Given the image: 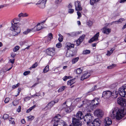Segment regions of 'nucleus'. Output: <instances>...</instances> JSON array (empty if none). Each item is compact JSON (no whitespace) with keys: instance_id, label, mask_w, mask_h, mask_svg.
<instances>
[{"instance_id":"1","label":"nucleus","mask_w":126,"mask_h":126,"mask_svg":"<svg viewBox=\"0 0 126 126\" xmlns=\"http://www.w3.org/2000/svg\"><path fill=\"white\" fill-rule=\"evenodd\" d=\"M110 114V115L112 118H116L117 120H119L126 114V109H121L116 107L112 110Z\"/></svg>"},{"instance_id":"2","label":"nucleus","mask_w":126,"mask_h":126,"mask_svg":"<svg viewBox=\"0 0 126 126\" xmlns=\"http://www.w3.org/2000/svg\"><path fill=\"white\" fill-rule=\"evenodd\" d=\"M14 23V24L12 23V26L10 28L11 30L14 31L13 34L14 36L17 35L18 33L20 32V28L17 25V23Z\"/></svg>"},{"instance_id":"3","label":"nucleus","mask_w":126,"mask_h":126,"mask_svg":"<svg viewBox=\"0 0 126 126\" xmlns=\"http://www.w3.org/2000/svg\"><path fill=\"white\" fill-rule=\"evenodd\" d=\"M83 119L84 121L86 122L87 125H88L89 124L92 122V121L93 119V117L92 114L90 113H88L84 116Z\"/></svg>"},{"instance_id":"4","label":"nucleus","mask_w":126,"mask_h":126,"mask_svg":"<svg viewBox=\"0 0 126 126\" xmlns=\"http://www.w3.org/2000/svg\"><path fill=\"white\" fill-rule=\"evenodd\" d=\"M118 93L121 96L126 97V84L124 85L119 89Z\"/></svg>"},{"instance_id":"5","label":"nucleus","mask_w":126,"mask_h":126,"mask_svg":"<svg viewBox=\"0 0 126 126\" xmlns=\"http://www.w3.org/2000/svg\"><path fill=\"white\" fill-rule=\"evenodd\" d=\"M97 100L98 99L97 98L94 99L91 101V104H92V105L90 104L87 107V108L89 109V110L90 111H91L93 110L94 106L97 105L99 104L98 103H96Z\"/></svg>"},{"instance_id":"6","label":"nucleus","mask_w":126,"mask_h":126,"mask_svg":"<svg viewBox=\"0 0 126 126\" xmlns=\"http://www.w3.org/2000/svg\"><path fill=\"white\" fill-rule=\"evenodd\" d=\"M117 102L118 104L122 106H126V100L125 98L120 97L117 98Z\"/></svg>"},{"instance_id":"7","label":"nucleus","mask_w":126,"mask_h":126,"mask_svg":"<svg viewBox=\"0 0 126 126\" xmlns=\"http://www.w3.org/2000/svg\"><path fill=\"white\" fill-rule=\"evenodd\" d=\"M94 114L98 117L100 118L102 117L104 113L103 110L100 109H96L94 111Z\"/></svg>"},{"instance_id":"8","label":"nucleus","mask_w":126,"mask_h":126,"mask_svg":"<svg viewBox=\"0 0 126 126\" xmlns=\"http://www.w3.org/2000/svg\"><path fill=\"white\" fill-rule=\"evenodd\" d=\"M114 93H112L111 91L109 90L104 91L103 92L102 97L105 98H108L111 95L113 96Z\"/></svg>"},{"instance_id":"9","label":"nucleus","mask_w":126,"mask_h":126,"mask_svg":"<svg viewBox=\"0 0 126 126\" xmlns=\"http://www.w3.org/2000/svg\"><path fill=\"white\" fill-rule=\"evenodd\" d=\"M80 120L77 119L76 118H73L72 122L73 125L75 126H81L82 122L79 121Z\"/></svg>"},{"instance_id":"10","label":"nucleus","mask_w":126,"mask_h":126,"mask_svg":"<svg viewBox=\"0 0 126 126\" xmlns=\"http://www.w3.org/2000/svg\"><path fill=\"white\" fill-rule=\"evenodd\" d=\"M55 49L54 48H49L46 50V53L48 55L53 56L55 54Z\"/></svg>"},{"instance_id":"11","label":"nucleus","mask_w":126,"mask_h":126,"mask_svg":"<svg viewBox=\"0 0 126 126\" xmlns=\"http://www.w3.org/2000/svg\"><path fill=\"white\" fill-rule=\"evenodd\" d=\"M47 1V0H40L36 4H39V6L40 8H44L45 7V4Z\"/></svg>"},{"instance_id":"12","label":"nucleus","mask_w":126,"mask_h":126,"mask_svg":"<svg viewBox=\"0 0 126 126\" xmlns=\"http://www.w3.org/2000/svg\"><path fill=\"white\" fill-rule=\"evenodd\" d=\"M75 10L76 11H80L82 10V8L81 6V3L80 1H77L75 2Z\"/></svg>"},{"instance_id":"13","label":"nucleus","mask_w":126,"mask_h":126,"mask_svg":"<svg viewBox=\"0 0 126 126\" xmlns=\"http://www.w3.org/2000/svg\"><path fill=\"white\" fill-rule=\"evenodd\" d=\"M112 121L110 119L109 117L106 118L104 121L105 126H109L112 124Z\"/></svg>"},{"instance_id":"14","label":"nucleus","mask_w":126,"mask_h":126,"mask_svg":"<svg viewBox=\"0 0 126 126\" xmlns=\"http://www.w3.org/2000/svg\"><path fill=\"white\" fill-rule=\"evenodd\" d=\"M101 121L99 118L95 119L93 122L91 123L94 126H99L101 123Z\"/></svg>"},{"instance_id":"15","label":"nucleus","mask_w":126,"mask_h":126,"mask_svg":"<svg viewBox=\"0 0 126 126\" xmlns=\"http://www.w3.org/2000/svg\"><path fill=\"white\" fill-rule=\"evenodd\" d=\"M84 115L82 112L81 111H79L77 113L76 117L77 119L81 120L83 118Z\"/></svg>"},{"instance_id":"16","label":"nucleus","mask_w":126,"mask_h":126,"mask_svg":"<svg viewBox=\"0 0 126 126\" xmlns=\"http://www.w3.org/2000/svg\"><path fill=\"white\" fill-rule=\"evenodd\" d=\"M99 32H98L94 36L89 40L88 41L89 43H91L94 41L97 40L98 39V37L99 36Z\"/></svg>"},{"instance_id":"17","label":"nucleus","mask_w":126,"mask_h":126,"mask_svg":"<svg viewBox=\"0 0 126 126\" xmlns=\"http://www.w3.org/2000/svg\"><path fill=\"white\" fill-rule=\"evenodd\" d=\"M102 32L107 34H109L110 32L111 29L109 28L107 29L106 27H105L102 28Z\"/></svg>"},{"instance_id":"18","label":"nucleus","mask_w":126,"mask_h":126,"mask_svg":"<svg viewBox=\"0 0 126 126\" xmlns=\"http://www.w3.org/2000/svg\"><path fill=\"white\" fill-rule=\"evenodd\" d=\"M61 116L60 114H57L53 119L52 120V122H57L58 120L61 119Z\"/></svg>"},{"instance_id":"19","label":"nucleus","mask_w":126,"mask_h":126,"mask_svg":"<svg viewBox=\"0 0 126 126\" xmlns=\"http://www.w3.org/2000/svg\"><path fill=\"white\" fill-rule=\"evenodd\" d=\"M90 76V74L87 72H86L81 77V80H83L84 79H87Z\"/></svg>"},{"instance_id":"20","label":"nucleus","mask_w":126,"mask_h":126,"mask_svg":"<svg viewBox=\"0 0 126 126\" xmlns=\"http://www.w3.org/2000/svg\"><path fill=\"white\" fill-rule=\"evenodd\" d=\"M66 46L67 48V49L69 50L71 48H74V45L73 44H71L70 43H66Z\"/></svg>"},{"instance_id":"21","label":"nucleus","mask_w":126,"mask_h":126,"mask_svg":"<svg viewBox=\"0 0 126 126\" xmlns=\"http://www.w3.org/2000/svg\"><path fill=\"white\" fill-rule=\"evenodd\" d=\"M125 19L123 18H121L119 19L118 21L112 22H111V24H112L113 23L115 22H117V24L121 23L123 21H124Z\"/></svg>"},{"instance_id":"22","label":"nucleus","mask_w":126,"mask_h":126,"mask_svg":"<svg viewBox=\"0 0 126 126\" xmlns=\"http://www.w3.org/2000/svg\"><path fill=\"white\" fill-rule=\"evenodd\" d=\"M75 79H73L69 80L67 82V84L71 86L75 82Z\"/></svg>"},{"instance_id":"23","label":"nucleus","mask_w":126,"mask_h":126,"mask_svg":"<svg viewBox=\"0 0 126 126\" xmlns=\"http://www.w3.org/2000/svg\"><path fill=\"white\" fill-rule=\"evenodd\" d=\"M64 108L65 111L66 112H71L72 110L70 108L66 105V107H65Z\"/></svg>"},{"instance_id":"24","label":"nucleus","mask_w":126,"mask_h":126,"mask_svg":"<svg viewBox=\"0 0 126 126\" xmlns=\"http://www.w3.org/2000/svg\"><path fill=\"white\" fill-rule=\"evenodd\" d=\"M57 122L58 123V125H59V126L60 125H62V126L65 123L64 121L60 119L58 120Z\"/></svg>"},{"instance_id":"25","label":"nucleus","mask_w":126,"mask_h":126,"mask_svg":"<svg viewBox=\"0 0 126 126\" xmlns=\"http://www.w3.org/2000/svg\"><path fill=\"white\" fill-rule=\"evenodd\" d=\"M66 88V86H63L60 88L58 90V91L59 92H62Z\"/></svg>"},{"instance_id":"26","label":"nucleus","mask_w":126,"mask_h":126,"mask_svg":"<svg viewBox=\"0 0 126 126\" xmlns=\"http://www.w3.org/2000/svg\"><path fill=\"white\" fill-rule=\"evenodd\" d=\"M49 70V66L47 65L43 70V72L44 73L47 72Z\"/></svg>"},{"instance_id":"27","label":"nucleus","mask_w":126,"mask_h":126,"mask_svg":"<svg viewBox=\"0 0 126 126\" xmlns=\"http://www.w3.org/2000/svg\"><path fill=\"white\" fill-rule=\"evenodd\" d=\"M82 70L80 68H78L75 70V72H76V73L78 74H80L82 71Z\"/></svg>"},{"instance_id":"28","label":"nucleus","mask_w":126,"mask_h":126,"mask_svg":"<svg viewBox=\"0 0 126 126\" xmlns=\"http://www.w3.org/2000/svg\"><path fill=\"white\" fill-rule=\"evenodd\" d=\"M79 58L78 57L75 58L73 59L72 61V62L73 64H74L77 62L79 60Z\"/></svg>"},{"instance_id":"29","label":"nucleus","mask_w":126,"mask_h":126,"mask_svg":"<svg viewBox=\"0 0 126 126\" xmlns=\"http://www.w3.org/2000/svg\"><path fill=\"white\" fill-rule=\"evenodd\" d=\"M43 28L40 25V23H39L37 25L36 28L37 31H39Z\"/></svg>"},{"instance_id":"30","label":"nucleus","mask_w":126,"mask_h":126,"mask_svg":"<svg viewBox=\"0 0 126 126\" xmlns=\"http://www.w3.org/2000/svg\"><path fill=\"white\" fill-rule=\"evenodd\" d=\"M58 35L59 36L58 38V40L60 42H61L63 41V37L60 34H59Z\"/></svg>"},{"instance_id":"31","label":"nucleus","mask_w":126,"mask_h":126,"mask_svg":"<svg viewBox=\"0 0 126 126\" xmlns=\"http://www.w3.org/2000/svg\"><path fill=\"white\" fill-rule=\"evenodd\" d=\"M36 105H34L32 107L30 108L29 109L26 110V112L28 113L31 110L34 109Z\"/></svg>"},{"instance_id":"32","label":"nucleus","mask_w":126,"mask_h":126,"mask_svg":"<svg viewBox=\"0 0 126 126\" xmlns=\"http://www.w3.org/2000/svg\"><path fill=\"white\" fill-rule=\"evenodd\" d=\"M19 103V101L18 100H15L12 102V103L14 106H16L18 105Z\"/></svg>"},{"instance_id":"33","label":"nucleus","mask_w":126,"mask_h":126,"mask_svg":"<svg viewBox=\"0 0 126 126\" xmlns=\"http://www.w3.org/2000/svg\"><path fill=\"white\" fill-rule=\"evenodd\" d=\"M58 101V100H57L56 102H55V101H52L50 102L48 104L49 106H50L51 108L53 105L55 104L56 102H57Z\"/></svg>"},{"instance_id":"34","label":"nucleus","mask_w":126,"mask_h":126,"mask_svg":"<svg viewBox=\"0 0 126 126\" xmlns=\"http://www.w3.org/2000/svg\"><path fill=\"white\" fill-rule=\"evenodd\" d=\"M51 108V107L47 104L45 107L43 109V110H47L50 109Z\"/></svg>"},{"instance_id":"35","label":"nucleus","mask_w":126,"mask_h":126,"mask_svg":"<svg viewBox=\"0 0 126 126\" xmlns=\"http://www.w3.org/2000/svg\"><path fill=\"white\" fill-rule=\"evenodd\" d=\"M14 120V119L13 118L11 117L9 119V122L11 124H14L15 123Z\"/></svg>"},{"instance_id":"36","label":"nucleus","mask_w":126,"mask_h":126,"mask_svg":"<svg viewBox=\"0 0 126 126\" xmlns=\"http://www.w3.org/2000/svg\"><path fill=\"white\" fill-rule=\"evenodd\" d=\"M27 118H28V121H30L33 120L34 119V117L33 116L30 115Z\"/></svg>"},{"instance_id":"37","label":"nucleus","mask_w":126,"mask_h":126,"mask_svg":"<svg viewBox=\"0 0 126 126\" xmlns=\"http://www.w3.org/2000/svg\"><path fill=\"white\" fill-rule=\"evenodd\" d=\"M32 29H28L26 31H25L23 32L24 34H27L28 33L32 30Z\"/></svg>"},{"instance_id":"38","label":"nucleus","mask_w":126,"mask_h":126,"mask_svg":"<svg viewBox=\"0 0 126 126\" xmlns=\"http://www.w3.org/2000/svg\"><path fill=\"white\" fill-rule=\"evenodd\" d=\"M90 53V50H86L83 51V54H87Z\"/></svg>"},{"instance_id":"39","label":"nucleus","mask_w":126,"mask_h":126,"mask_svg":"<svg viewBox=\"0 0 126 126\" xmlns=\"http://www.w3.org/2000/svg\"><path fill=\"white\" fill-rule=\"evenodd\" d=\"M20 48V47L18 46H16L13 49V51L16 52Z\"/></svg>"},{"instance_id":"40","label":"nucleus","mask_w":126,"mask_h":126,"mask_svg":"<svg viewBox=\"0 0 126 126\" xmlns=\"http://www.w3.org/2000/svg\"><path fill=\"white\" fill-rule=\"evenodd\" d=\"M48 40H51L53 38V35L51 33H49L48 36Z\"/></svg>"},{"instance_id":"41","label":"nucleus","mask_w":126,"mask_h":126,"mask_svg":"<svg viewBox=\"0 0 126 126\" xmlns=\"http://www.w3.org/2000/svg\"><path fill=\"white\" fill-rule=\"evenodd\" d=\"M116 66V65L115 64H112L111 65H110L109 66H108L107 67L108 68V69H111L112 68L115 67Z\"/></svg>"},{"instance_id":"42","label":"nucleus","mask_w":126,"mask_h":126,"mask_svg":"<svg viewBox=\"0 0 126 126\" xmlns=\"http://www.w3.org/2000/svg\"><path fill=\"white\" fill-rule=\"evenodd\" d=\"M96 88L97 85H94V87H92V88L90 90V91L88 93L92 92L93 91L95 90L96 89Z\"/></svg>"},{"instance_id":"43","label":"nucleus","mask_w":126,"mask_h":126,"mask_svg":"<svg viewBox=\"0 0 126 126\" xmlns=\"http://www.w3.org/2000/svg\"><path fill=\"white\" fill-rule=\"evenodd\" d=\"M85 36V35L83 34L80 36V37L79 38V40L80 41H81L82 42L83 39H84Z\"/></svg>"},{"instance_id":"44","label":"nucleus","mask_w":126,"mask_h":126,"mask_svg":"<svg viewBox=\"0 0 126 126\" xmlns=\"http://www.w3.org/2000/svg\"><path fill=\"white\" fill-rule=\"evenodd\" d=\"M9 116L8 115L5 114L3 115L2 118L4 120L6 119L9 118Z\"/></svg>"},{"instance_id":"45","label":"nucleus","mask_w":126,"mask_h":126,"mask_svg":"<svg viewBox=\"0 0 126 126\" xmlns=\"http://www.w3.org/2000/svg\"><path fill=\"white\" fill-rule=\"evenodd\" d=\"M37 62H35L34 64L32 65V67H30V68L31 69L32 68H34L37 66Z\"/></svg>"},{"instance_id":"46","label":"nucleus","mask_w":126,"mask_h":126,"mask_svg":"<svg viewBox=\"0 0 126 126\" xmlns=\"http://www.w3.org/2000/svg\"><path fill=\"white\" fill-rule=\"evenodd\" d=\"M30 72L29 71H26L24 72L23 75L24 76H26L30 74Z\"/></svg>"},{"instance_id":"47","label":"nucleus","mask_w":126,"mask_h":126,"mask_svg":"<svg viewBox=\"0 0 126 126\" xmlns=\"http://www.w3.org/2000/svg\"><path fill=\"white\" fill-rule=\"evenodd\" d=\"M31 97L29 96H27L24 98V101H27L30 100Z\"/></svg>"},{"instance_id":"48","label":"nucleus","mask_w":126,"mask_h":126,"mask_svg":"<svg viewBox=\"0 0 126 126\" xmlns=\"http://www.w3.org/2000/svg\"><path fill=\"white\" fill-rule=\"evenodd\" d=\"M92 21H88L87 23V25L89 26L90 27L91 26L92 24Z\"/></svg>"},{"instance_id":"49","label":"nucleus","mask_w":126,"mask_h":126,"mask_svg":"<svg viewBox=\"0 0 126 126\" xmlns=\"http://www.w3.org/2000/svg\"><path fill=\"white\" fill-rule=\"evenodd\" d=\"M62 46V44L60 43H58L56 45V47L58 48H60Z\"/></svg>"},{"instance_id":"50","label":"nucleus","mask_w":126,"mask_h":126,"mask_svg":"<svg viewBox=\"0 0 126 126\" xmlns=\"http://www.w3.org/2000/svg\"><path fill=\"white\" fill-rule=\"evenodd\" d=\"M74 10L73 9H69L68 10V12L70 14H72L74 12Z\"/></svg>"},{"instance_id":"51","label":"nucleus","mask_w":126,"mask_h":126,"mask_svg":"<svg viewBox=\"0 0 126 126\" xmlns=\"http://www.w3.org/2000/svg\"><path fill=\"white\" fill-rule=\"evenodd\" d=\"M95 0H90V4L92 5H93L94 3L96 2Z\"/></svg>"},{"instance_id":"52","label":"nucleus","mask_w":126,"mask_h":126,"mask_svg":"<svg viewBox=\"0 0 126 126\" xmlns=\"http://www.w3.org/2000/svg\"><path fill=\"white\" fill-rule=\"evenodd\" d=\"M86 100H84L82 101V103L80 105V106H78V107L79 108H80L81 107L83 106V105L85 104V102Z\"/></svg>"},{"instance_id":"53","label":"nucleus","mask_w":126,"mask_h":126,"mask_svg":"<svg viewBox=\"0 0 126 126\" xmlns=\"http://www.w3.org/2000/svg\"><path fill=\"white\" fill-rule=\"evenodd\" d=\"M76 44L77 45V46H79L80 45V44L81 42H82L80 41L79 40V39L76 41Z\"/></svg>"},{"instance_id":"54","label":"nucleus","mask_w":126,"mask_h":126,"mask_svg":"<svg viewBox=\"0 0 126 126\" xmlns=\"http://www.w3.org/2000/svg\"><path fill=\"white\" fill-rule=\"evenodd\" d=\"M20 84L19 83H18L17 84H16V85H14L12 86V88L13 89H15L18 86H19Z\"/></svg>"},{"instance_id":"55","label":"nucleus","mask_w":126,"mask_h":126,"mask_svg":"<svg viewBox=\"0 0 126 126\" xmlns=\"http://www.w3.org/2000/svg\"><path fill=\"white\" fill-rule=\"evenodd\" d=\"M63 0H55V3L57 4H59Z\"/></svg>"},{"instance_id":"56","label":"nucleus","mask_w":126,"mask_h":126,"mask_svg":"<svg viewBox=\"0 0 126 126\" xmlns=\"http://www.w3.org/2000/svg\"><path fill=\"white\" fill-rule=\"evenodd\" d=\"M9 100L10 98H9L6 97L5 100L4 102L6 103H7L9 101Z\"/></svg>"},{"instance_id":"57","label":"nucleus","mask_w":126,"mask_h":126,"mask_svg":"<svg viewBox=\"0 0 126 126\" xmlns=\"http://www.w3.org/2000/svg\"><path fill=\"white\" fill-rule=\"evenodd\" d=\"M18 18H15L13 20H12V21H11V23H13V24H14V22L15 23H17H17L16 22H15V21H16V20H17V21H18Z\"/></svg>"},{"instance_id":"58","label":"nucleus","mask_w":126,"mask_h":126,"mask_svg":"<svg viewBox=\"0 0 126 126\" xmlns=\"http://www.w3.org/2000/svg\"><path fill=\"white\" fill-rule=\"evenodd\" d=\"M70 77H67V76H65L63 78V79L64 81H66L68 79H69V78Z\"/></svg>"},{"instance_id":"59","label":"nucleus","mask_w":126,"mask_h":126,"mask_svg":"<svg viewBox=\"0 0 126 126\" xmlns=\"http://www.w3.org/2000/svg\"><path fill=\"white\" fill-rule=\"evenodd\" d=\"M21 111V106H19L18 107V108L17 110V111L18 112H19Z\"/></svg>"},{"instance_id":"60","label":"nucleus","mask_w":126,"mask_h":126,"mask_svg":"<svg viewBox=\"0 0 126 126\" xmlns=\"http://www.w3.org/2000/svg\"><path fill=\"white\" fill-rule=\"evenodd\" d=\"M77 15L78 16V18H79V17H80L81 16V14L78 11L77 12Z\"/></svg>"},{"instance_id":"61","label":"nucleus","mask_w":126,"mask_h":126,"mask_svg":"<svg viewBox=\"0 0 126 126\" xmlns=\"http://www.w3.org/2000/svg\"><path fill=\"white\" fill-rule=\"evenodd\" d=\"M54 123L53 126H59V125H58V123L57 122H52Z\"/></svg>"},{"instance_id":"62","label":"nucleus","mask_w":126,"mask_h":126,"mask_svg":"<svg viewBox=\"0 0 126 126\" xmlns=\"http://www.w3.org/2000/svg\"><path fill=\"white\" fill-rule=\"evenodd\" d=\"M112 53L110 52V51H108L107 52V53L106 55L108 56H110Z\"/></svg>"},{"instance_id":"63","label":"nucleus","mask_w":126,"mask_h":126,"mask_svg":"<svg viewBox=\"0 0 126 126\" xmlns=\"http://www.w3.org/2000/svg\"><path fill=\"white\" fill-rule=\"evenodd\" d=\"M79 33H79L78 32L73 33V34L75 36L79 34Z\"/></svg>"},{"instance_id":"64","label":"nucleus","mask_w":126,"mask_h":126,"mask_svg":"<svg viewBox=\"0 0 126 126\" xmlns=\"http://www.w3.org/2000/svg\"><path fill=\"white\" fill-rule=\"evenodd\" d=\"M126 2V0H120L119 2L120 3H124Z\"/></svg>"}]
</instances>
